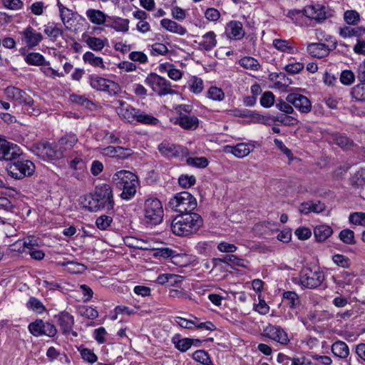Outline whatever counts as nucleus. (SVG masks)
Returning a JSON list of instances; mask_svg holds the SVG:
<instances>
[{
	"mask_svg": "<svg viewBox=\"0 0 365 365\" xmlns=\"http://www.w3.org/2000/svg\"><path fill=\"white\" fill-rule=\"evenodd\" d=\"M355 80L354 73L350 70H344L341 73L340 81L345 86L351 85Z\"/></svg>",
	"mask_w": 365,
	"mask_h": 365,
	"instance_id": "nucleus-59",
	"label": "nucleus"
},
{
	"mask_svg": "<svg viewBox=\"0 0 365 365\" xmlns=\"http://www.w3.org/2000/svg\"><path fill=\"white\" fill-rule=\"evenodd\" d=\"M332 259L336 264L343 268H347L350 266V259L343 255H334Z\"/></svg>",
	"mask_w": 365,
	"mask_h": 365,
	"instance_id": "nucleus-64",
	"label": "nucleus"
},
{
	"mask_svg": "<svg viewBox=\"0 0 365 365\" xmlns=\"http://www.w3.org/2000/svg\"><path fill=\"white\" fill-rule=\"evenodd\" d=\"M193 359L204 365H213L209 354L204 350L195 351L193 353Z\"/></svg>",
	"mask_w": 365,
	"mask_h": 365,
	"instance_id": "nucleus-47",
	"label": "nucleus"
},
{
	"mask_svg": "<svg viewBox=\"0 0 365 365\" xmlns=\"http://www.w3.org/2000/svg\"><path fill=\"white\" fill-rule=\"evenodd\" d=\"M112 221L113 219L111 217L108 215H101L96 219V225L98 229L105 230L110 227Z\"/></svg>",
	"mask_w": 365,
	"mask_h": 365,
	"instance_id": "nucleus-60",
	"label": "nucleus"
},
{
	"mask_svg": "<svg viewBox=\"0 0 365 365\" xmlns=\"http://www.w3.org/2000/svg\"><path fill=\"white\" fill-rule=\"evenodd\" d=\"M207 96L213 101H221L225 98V93L221 88L212 86L207 91Z\"/></svg>",
	"mask_w": 365,
	"mask_h": 365,
	"instance_id": "nucleus-51",
	"label": "nucleus"
},
{
	"mask_svg": "<svg viewBox=\"0 0 365 365\" xmlns=\"http://www.w3.org/2000/svg\"><path fill=\"white\" fill-rule=\"evenodd\" d=\"M83 60L86 63H88L94 67L104 68L103 60L101 57L96 56L93 53L87 51L83 55Z\"/></svg>",
	"mask_w": 365,
	"mask_h": 365,
	"instance_id": "nucleus-37",
	"label": "nucleus"
},
{
	"mask_svg": "<svg viewBox=\"0 0 365 365\" xmlns=\"http://www.w3.org/2000/svg\"><path fill=\"white\" fill-rule=\"evenodd\" d=\"M178 117L172 119L175 125H178L186 130H196L200 123L198 118L192 113L193 106L190 104H181L175 108Z\"/></svg>",
	"mask_w": 365,
	"mask_h": 365,
	"instance_id": "nucleus-3",
	"label": "nucleus"
},
{
	"mask_svg": "<svg viewBox=\"0 0 365 365\" xmlns=\"http://www.w3.org/2000/svg\"><path fill=\"white\" fill-rule=\"evenodd\" d=\"M44 33L49 37L56 38L62 35V30L54 23H48L44 26Z\"/></svg>",
	"mask_w": 365,
	"mask_h": 365,
	"instance_id": "nucleus-49",
	"label": "nucleus"
},
{
	"mask_svg": "<svg viewBox=\"0 0 365 365\" xmlns=\"http://www.w3.org/2000/svg\"><path fill=\"white\" fill-rule=\"evenodd\" d=\"M160 26L166 31L180 36H184L187 33V29L184 26L170 19H163L160 21Z\"/></svg>",
	"mask_w": 365,
	"mask_h": 365,
	"instance_id": "nucleus-27",
	"label": "nucleus"
},
{
	"mask_svg": "<svg viewBox=\"0 0 365 365\" xmlns=\"http://www.w3.org/2000/svg\"><path fill=\"white\" fill-rule=\"evenodd\" d=\"M272 44L278 51L287 53H294L293 43L290 41L277 38L273 40Z\"/></svg>",
	"mask_w": 365,
	"mask_h": 365,
	"instance_id": "nucleus-36",
	"label": "nucleus"
},
{
	"mask_svg": "<svg viewBox=\"0 0 365 365\" xmlns=\"http://www.w3.org/2000/svg\"><path fill=\"white\" fill-rule=\"evenodd\" d=\"M54 319L63 334H67L71 332L73 336H77V333L72 331L74 324V318L71 314L63 311L55 315Z\"/></svg>",
	"mask_w": 365,
	"mask_h": 365,
	"instance_id": "nucleus-16",
	"label": "nucleus"
},
{
	"mask_svg": "<svg viewBox=\"0 0 365 365\" xmlns=\"http://www.w3.org/2000/svg\"><path fill=\"white\" fill-rule=\"evenodd\" d=\"M106 26L110 27L116 31L125 33L129 29V20L127 19L115 18L109 21Z\"/></svg>",
	"mask_w": 365,
	"mask_h": 365,
	"instance_id": "nucleus-31",
	"label": "nucleus"
},
{
	"mask_svg": "<svg viewBox=\"0 0 365 365\" xmlns=\"http://www.w3.org/2000/svg\"><path fill=\"white\" fill-rule=\"evenodd\" d=\"M58 6L59 8L61 19L63 23L66 25V24H68L69 21L71 19V16L73 15L72 11L67 9L59 2L58 3Z\"/></svg>",
	"mask_w": 365,
	"mask_h": 365,
	"instance_id": "nucleus-61",
	"label": "nucleus"
},
{
	"mask_svg": "<svg viewBox=\"0 0 365 365\" xmlns=\"http://www.w3.org/2000/svg\"><path fill=\"white\" fill-rule=\"evenodd\" d=\"M89 83L93 89L106 92L110 96L115 95L120 91L117 83L98 76H90Z\"/></svg>",
	"mask_w": 365,
	"mask_h": 365,
	"instance_id": "nucleus-10",
	"label": "nucleus"
},
{
	"mask_svg": "<svg viewBox=\"0 0 365 365\" xmlns=\"http://www.w3.org/2000/svg\"><path fill=\"white\" fill-rule=\"evenodd\" d=\"M21 154V149L16 144L0 138V160L11 161Z\"/></svg>",
	"mask_w": 365,
	"mask_h": 365,
	"instance_id": "nucleus-11",
	"label": "nucleus"
},
{
	"mask_svg": "<svg viewBox=\"0 0 365 365\" xmlns=\"http://www.w3.org/2000/svg\"><path fill=\"white\" fill-rule=\"evenodd\" d=\"M44 322L41 319H37L29 325V331L35 336L43 335Z\"/></svg>",
	"mask_w": 365,
	"mask_h": 365,
	"instance_id": "nucleus-53",
	"label": "nucleus"
},
{
	"mask_svg": "<svg viewBox=\"0 0 365 365\" xmlns=\"http://www.w3.org/2000/svg\"><path fill=\"white\" fill-rule=\"evenodd\" d=\"M84 207H86L91 212H96L101 208L95 193L86 196L82 202Z\"/></svg>",
	"mask_w": 365,
	"mask_h": 365,
	"instance_id": "nucleus-40",
	"label": "nucleus"
},
{
	"mask_svg": "<svg viewBox=\"0 0 365 365\" xmlns=\"http://www.w3.org/2000/svg\"><path fill=\"white\" fill-rule=\"evenodd\" d=\"M63 267H66L67 269L73 274L80 273L84 269V266L82 264L77 263L72 261H67L61 263Z\"/></svg>",
	"mask_w": 365,
	"mask_h": 365,
	"instance_id": "nucleus-58",
	"label": "nucleus"
},
{
	"mask_svg": "<svg viewBox=\"0 0 365 365\" xmlns=\"http://www.w3.org/2000/svg\"><path fill=\"white\" fill-rule=\"evenodd\" d=\"M107 39H101L97 37H88L86 42L88 47L93 51H101L106 46V43H107Z\"/></svg>",
	"mask_w": 365,
	"mask_h": 365,
	"instance_id": "nucleus-45",
	"label": "nucleus"
},
{
	"mask_svg": "<svg viewBox=\"0 0 365 365\" xmlns=\"http://www.w3.org/2000/svg\"><path fill=\"white\" fill-rule=\"evenodd\" d=\"M351 96L356 101H365V83L355 86L351 90Z\"/></svg>",
	"mask_w": 365,
	"mask_h": 365,
	"instance_id": "nucleus-46",
	"label": "nucleus"
},
{
	"mask_svg": "<svg viewBox=\"0 0 365 365\" xmlns=\"http://www.w3.org/2000/svg\"><path fill=\"white\" fill-rule=\"evenodd\" d=\"M104 154L110 158H116L118 159H125L133 154V151L130 148H125L120 146H108L103 149Z\"/></svg>",
	"mask_w": 365,
	"mask_h": 365,
	"instance_id": "nucleus-23",
	"label": "nucleus"
},
{
	"mask_svg": "<svg viewBox=\"0 0 365 365\" xmlns=\"http://www.w3.org/2000/svg\"><path fill=\"white\" fill-rule=\"evenodd\" d=\"M276 107L280 111L286 114H292L294 113V108L292 103L282 100H278L276 102Z\"/></svg>",
	"mask_w": 365,
	"mask_h": 365,
	"instance_id": "nucleus-63",
	"label": "nucleus"
},
{
	"mask_svg": "<svg viewBox=\"0 0 365 365\" xmlns=\"http://www.w3.org/2000/svg\"><path fill=\"white\" fill-rule=\"evenodd\" d=\"M283 299L291 309H295L300 304L299 297L298 294L294 292H284L283 293Z\"/></svg>",
	"mask_w": 365,
	"mask_h": 365,
	"instance_id": "nucleus-41",
	"label": "nucleus"
},
{
	"mask_svg": "<svg viewBox=\"0 0 365 365\" xmlns=\"http://www.w3.org/2000/svg\"><path fill=\"white\" fill-rule=\"evenodd\" d=\"M324 280V275L320 271H313L310 268L303 269L299 274V284L304 288L315 289Z\"/></svg>",
	"mask_w": 365,
	"mask_h": 365,
	"instance_id": "nucleus-8",
	"label": "nucleus"
},
{
	"mask_svg": "<svg viewBox=\"0 0 365 365\" xmlns=\"http://www.w3.org/2000/svg\"><path fill=\"white\" fill-rule=\"evenodd\" d=\"M339 34L344 38H351L354 36L360 37L365 34V27H352L345 26L339 29Z\"/></svg>",
	"mask_w": 365,
	"mask_h": 365,
	"instance_id": "nucleus-29",
	"label": "nucleus"
},
{
	"mask_svg": "<svg viewBox=\"0 0 365 365\" xmlns=\"http://www.w3.org/2000/svg\"><path fill=\"white\" fill-rule=\"evenodd\" d=\"M190 91L195 93H200L204 88L203 81L197 76H192L188 81Z\"/></svg>",
	"mask_w": 365,
	"mask_h": 365,
	"instance_id": "nucleus-43",
	"label": "nucleus"
},
{
	"mask_svg": "<svg viewBox=\"0 0 365 365\" xmlns=\"http://www.w3.org/2000/svg\"><path fill=\"white\" fill-rule=\"evenodd\" d=\"M260 103L264 108H269L274 103V96L271 91L264 93L260 98Z\"/></svg>",
	"mask_w": 365,
	"mask_h": 365,
	"instance_id": "nucleus-62",
	"label": "nucleus"
},
{
	"mask_svg": "<svg viewBox=\"0 0 365 365\" xmlns=\"http://www.w3.org/2000/svg\"><path fill=\"white\" fill-rule=\"evenodd\" d=\"M263 331L265 336L281 344L286 345L289 341L288 334L280 327L269 324L264 329Z\"/></svg>",
	"mask_w": 365,
	"mask_h": 365,
	"instance_id": "nucleus-14",
	"label": "nucleus"
},
{
	"mask_svg": "<svg viewBox=\"0 0 365 365\" xmlns=\"http://www.w3.org/2000/svg\"><path fill=\"white\" fill-rule=\"evenodd\" d=\"M94 193L102 210H106L107 211L113 210L115 202L113 190L109 185L103 184L97 186L95 189Z\"/></svg>",
	"mask_w": 365,
	"mask_h": 365,
	"instance_id": "nucleus-9",
	"label": "nucleus"
},
{
	"mask_svg": "<svg viewBox=\"0 0 365 365\" xmlns=\"http://www.w3.org/2000/svg\"><path fill=\"white\" fill-rule=\"evenodd\" d=\"M172 342L175 344V347L181 352L187 351L194 344L192 339H178L176 336L173 337Z\"/></svg>",
	"mask_w": 365,
	"mask_h": 365,
	"instance_id": "nucleus-39",
	"label": "nucleus"
},
{
	"mask_svg": "<svg viewBox=\"0 0 365 365\" xmlns=\"http://www.w3.org/2000/svg\"><path fill=\"white\" fill-rule=\"evenodd\" d=\"M339 239L345 244L354 245L355 243L354 232L349 229H344L339 233Z\"/></svg>",
	"mask_w": 365,
	"mask_h": 365,
	"instance_id": "nucleus-54",
	"label": "nucleus"
},
{
	"mask_svg": "<svg viewBox=\"0 0 365 365\" xmlns=\"http://www.w3.org/2000/svg\"><path fill=\"white\" fill-rule=\"evenodd\" d=\"M4 93L9 99L16 101L19 103L24 105H31L33 103L32 98L24 91L17 87L8 86L5 88Z\"/></svg>",
	"mask_w": 365,
	"mask_h": 365,
	"instance_id": "nucleus-18",
	"label": "nucleus"
},
{
	"mask_svg": "<svg viewBox=\"0 0 365 365\" xmlns=\"http://www.w3.org/2000/svg\"><path fill=\"white\" fill-rule=\"evenodd\" d=\"M333 47H329L324 43H309L307 46V52L312 58H323L327 57L331 51L334 50Z\"/></svg>",
	"mask_w": 365,
	"mask_h": 365,
	"instance_id": "nucleus-19",
	"label": "nucleus"
},
{
	"mask_svg": "<svg viewBox=\"0 0 365 365\" xmlns=\"http://www.w3.org/2000/svg\"><path fill=\"white\" fill-rule=\"evenodd\" d=\"M194 175H181L178 178L179 185L183 188H189L195 184Z\"/></svg>",
	"mask_w": 365,
	"mask_h": 365,
	"instance_id": "nucleus-57",
	"label": "nucleus"
},
{
	"mask_svg": "<svg viewBox=\"0 0 365 365\" xmlns=\"http://www.w3.org/2000/svg\"><path fill=\"white\" fill-rule=\"evenodd\" d=\"M29 309L38 314H42L46 311V307L43 303L37 298L31 297L26 303Z\"/></svg>",
	"mask_w": 365,
	"mask_h": 365,
	"instance_id": "nucleus-44",
	"label": "nucleus"
},
{
	"mask_svg": "<svg viewBox=\"0 0 365 365\" xmlns=\"http://www.w3.org/2000/svg\"><path fill=\"white\" fill-rule=\"evenodd\" d=\"M86 14L90 21L94 24L101 25L106 21V14L100 10L90 9L87 10Z\"/></svg>",
	"mask_w": 365,
	"mask_h": 365,
	"instance_id": "nucleus-33",
	"label": "nucleus"
},
{
	"mask_svg": "<svg viewBox=\"0 0 365 365\" xmlns=\"http://www.w3.org/2000/svg\"><path fill=\"white\" fill-rule=\"evenodd\" d=\"M212 269L220 265V263L246 267V261L234 255H227L223 258H213L212 259Z\"/></svg>",
	"mask_w": 365,
	"mask_h": 365,
	"instance_id": "nucleus-24",
	"label": "nucleus"
},
{
	"mask_svg": "<svg viewBox=\"0 0 365 365\" xmlns=\"http://www.w3.org/2000/svg\"><path fill=\"white\" fill-rule=\"evenodd\" d=\"M169 207L182 215L193 212L197 207V200L190 192H180L175 195L168 202Z\"/></svg>",
	"mask_w": 365,
	"mask_h": 365,
	"instance_id": "nucleus-4",
	"label": "nucleus"
},
{
	"mask_svg": "<svg viewBox=\"0 0 365 365\" xmlns=\"http://www.w3.org/2000/svg\"><path fill=\"white\" fill-rule=\"evenodd\" d=\"M344 19L347 24L356 25L360 20V16L356 11L348 10L344 13Z\"/></svg>",
	"mask_w": 365,
	"mask_h": 365,
	"instance_id": "nucleus-56",
	"label": "nucleus"
},
{
	"mask_svg": "<svg viewBox=\"0 0 365 365\" xmlns=\"http://www.w3.org/2000/svg\"><path fill=\"white\" fill-rule=\"evenodd\" d=\"M286 101L302 113H308L312 110V103L307 97L297 93H292L287 96Z\"/></svg>",
	"mask_w": 365,
	"mask_h": 365,
	"instance_id": "nucleus-13",
	"label": "nucleus"
},
{
	"mask_svg": "<svg viewBox=\"0 0 365 365\" xmlns=\"http://www.w3.org/2000/svg\"><path fill=\"white\" fill-rule=\"evenodd\" d=\"M135 122L147 125H156L159 123V120L151 114L138 109V113L135 115Z\"/></svg>",
	"mask_w": 365,
	"mask_h": 365,
	"instance_id": "nucleus-32",
	"label": "nucleus"
},
{
	"mask_svg": "<svg viewBox=\"0 0 365 365\" xmlns=\"http://www.w3.org/2000/svg\"><path fill=\"white\" fill-rule=\"evenodd\" d=\"M6 170L13 178L22 179L34 174L35 165L30 160H19L7 165Z\"/></svg>",
	"mask_w": 365,
	"mask_h": 365,
	"instance_id": "nucleus-7",
	"label": "nucleus"
},
{
	"mask_svg": "<svg viewBox=\"0 0 365 365\" xmlns=\"http://www.w3.org/2000/svg\"><path fill=\"white\" fill-rule=\"evenodd\" d=\"M46 356L48 358L50 361H53L54 360L58 359L60 361L65 360L68 362V359L66 354L61 353L56 349L53 346H51L46 351Z\"/></svg>",
	"mask_w": 365,
	"mask_h": 365,
	"instance_id": "nucleus-48",
	"label": "nucleus"
},
{
	"mask_svg": "<svg viewBox=\"0 0 365 365\" xmlns=\"http://www.w3.org/2000/svg\"><path fill=\"white\" fill-rule=\"evenodd\" d=\"M113 182L120 190V197L125 200L132 199L135 193L138 184V177L128 170H121L113 176Z\"/></svg>",
	"mask_w": 365,
	"mask_h": 365,
	"instance_id": "nucleus-2",
	"label": "nucleus"
},
{
	"mask_svg": "<svg viewBox=\"0 0 365 365\" xmlns=\"http://www.w3.org/2000/svg\"><path fill=\"white\" fill-rule=\"evenodd\" d=\"M32 152L43 160H53L58 158L57 151L48 143H38L31 148Z\"/></svg>",
	"mask_w": 365,
	"mask_h": 365,
	"instance_id": "nucleus-17",
	"label": "nucleus"
},
{
	"mask_svg": "<svg viewBox=\"0 0 365 365\" xmlns=\"http://www.w3.org/2000/svg\"><path fill=\"white\" fill-rule=\"evenodd\" d=\"M186 162L189 165L200 168H205L208 165V160L205 157L188 158Z\"/></svg>",
	"mask_w": 365,
	"mask_h": 365,
	"instance_id": "nucleus-55",
	"label": "nucleus"
},
{
	"mask_svg": "<svg viewBox=\"0 0 365 365\" xmlns=\"http://www.w3.org/2000/svg\"><path fill=\"white\" fill-rule=\"evenodd\" d=\"M202 225L200 215L195 212L185 213L176 216L172 221L170 228L178 236H188L195 233Z\"/></svg>",
	"mask_w": 365,
	"mask_h": 365,
	"instance_id": "nucleus-1",
	"label": "nucleus"
},
{
	"mask_svg": "<svg viewBox=\"0 0 365 365\" xmlns=\"http://www.w3.org/2000/svg\"><path fill=\"white\" fill-rule=\"evenodd\" d=\"M160 153L167 157H178L183 153V148L167 142H163L158 145Z\"/></svg>",
	"mask_w": 365,
	"mask_h": 365,
	"instance_id": "nucleus-25",
	"label": "nucleus"
},
{
	"mask_svg": "<svg viewBox=\"0 0 365 365\" xmlns=\"http://www.w3.org/2000/svg\"><path fill=\"white\" fill-rule=\"evenodd\" d=\"M331 352L340 359H346L349 355L348 345L342 341H336L331 345Z\"/></svg>",
	"mask_w": 365,
	"mask_h": 365,
	"instance_id": "nucleus-30",
	"label": "nucleus"
},
{
	"mask_svg": "<svg viewBox=\"0 0 365 365\" xmlns=\"http://www.w3.org/2000/svg\"><path fill=\"white\" fill-rule=\"evenodd\" d=\"M117 103L118 106L115 108V112L119 118L124 122L133 123L135 115L138 113V108L122 100L118 101Z\"/></svg>",
	"mask_w": 365,
	"mask_h": 365,
	"instance_id": "nucleus-12",
	"label": "nucleus"
},
{
	"mask_svg": "<svg viewBox=\"0 0 365 365\" xmlns=\"http://www.w3.org/2000/svg\"><path fill=\"white\" fill-rule=\"evenodd\" d=\"M19 34L21 36V41L29 48L36 47L43 40V35L30 26Z\"/></svg>",
	"mask_w": 365,
	"mask_h": 365,
	"instance_id": "nucleus-15",
	"label": "nucleus"
},
{
	"mask_svg": "<svg viewBox=\"0 0 365 365\" xmlns=\"http://www.w3.org/2000/svg\"><path fill=\"white\" fill-rule=\"evenodd\" d=\"M314 33H315L317 39L320 43H322V42L330 43L332 44L331 47H333V48H336L337 42L332 36L326 34L324 31H323L320 29H315Z\"/></svg>",
	"mask_w": 365,
	"mask_h": 365,
	"instance_id": "nucleus-42",
	"label": "nucleus"
},
{
	"mask_svg": "<svg viewBox=\"0 0 365 365\" xmlns=\"http://www.w3.org/2000/svg\"><path fill=\"white\" fill-rule=\"evenodd\" d=\"M78 142V138L74 134H68L62 137L58 142L60 149L63 151L71 149Z\"/></svg>",
	"mask_w": 365,
	"mask_h": 365,
	"instance_id": "nucleus-34",
	"label": "nucleus"
},
{
	"mask_svg": "<svg viewBox=\"0 0 365 365\" xmlns=\"http://www.w3.org/2000/svg\"><path fill=\"white\" fill-rule=\"evenodd\" d=\"M23 51L24 49H21L20 51L22 55H24V61L27 64L36 66L50 65L49 62L46 61L42 54L37 52H31L25 54Z\"/></svg>",
	"mask_w": 365,
	"mask_h": 365,
	"instance_id": "nucleus-28",
	"label": "nucleus"
},
{
	"mask_svg": "<svg viewBox=\"0 0 365 365\" xmlns=\"http://www.w3.org/2000/svg\"><path fill=\"white\" fill-rule=\"evenodd\" d=\"M164 215L161 202L157 198H148L144 202L143 220L148 225H156L163 221Z\"/></svg>",
	"mask_w": 365,
	"mask_h": 365,
	"instance_id": "nucleus-5",
	"label": "nucleus"
},
{
	"mask_svg": "<svg viewBox=\"0 0 365 365\" xmlns=\"http://www.w3.org/2000/svg\"><path fill=\"white\" fill-rule=\"evenodd\" d=\"M334 143L342 148H348L354 145V142L343 135H335L333 138Z\"/></svg>",
	"mask_w": 365,
	"mask_h": 365,
	"instance_id": "nucleus-52",
	"label": "nucleus"
},
{
	"mask_svg": "<svg viewBox=\"0 0 365 365\" xmlns=\"http://www.w3.org/2000/svg\"><path fill=\"white\" fill-rule=\"evenodd\" d=\"M306 16L314 19L317 21H322L327 18L325 7L320 4L307 6L304 9Z\"/></svg>",
	"mask_w": 365,
	"mask_h": 365,
	"instance_id": "nucleus-21",
	"label": "nucleus"
},
{
	"mask_svg": "<svg viewBox=\"0 0 365 365\" xmlns=\"http://www.w3.org/2000/svg\"><path fill=\"white\" fill-rule=\"evenodd\" d=\"M349 221L354 225L365 227V212H356L349 215Z\"/></svg>",
	"mask_w": 365,
	"mask_h": 365,
	"instance_id": "nucleus-50",
	"label": "nucleus"
},
{
	"mask_svg": "<svg viewBox=\"0 0 365 365\" xmlns=\"http://www.w3.org/2000/svg\"><path fill=\"white\" fill-rule=\"evenodd\" d=\"M217 36L214 31H210L202 36L198 46L201 51H210L217 46Z\"/></svg>",
	"mask_w": 365,
	"mask_h": 365,
	"instance_id": "nucleus-26",
	"label": "nucleus"
},
{
	"mask_svg": "<svg viewBox=\"0 0 365 365\" xmlns=\"http://www.w3.org/2000/svg\"><path fill=\"white\" fill-rule=\"evenodd\" d=\"M225 34L227 38L239 41L245 36V31L242 22L233 20L226 24Z\"/></svg>",
	"mask_w": 365,
	"mask_h": 365,
	"instance_id": "nucleus-20",
	"label": "nucleus"
},
{
	"mask_svg": "<svg viewBox=\"0 0 365 365\" xmlns=\"http://www.w3.org/2000/svg\"><path fill=\"white\" fill-rule=\"evenodd\" d=\"M333 232L332 229L325 225L316 227L314 230V236L317 241L323 242L329 237Z\"/></svg>",
	"mask_w": 365,
	"mask_h": 365,
	"instance_id": "nucleus-35",
	"label": "nucleus"
},
{
	"mask_svg": "<svg viewBox=\"0 0 365 365\" xmlns=\"http://www.w3.org/2000/svg\"><path fill=\"white\" fill-rule=\"evenodd\" d=\"M254 149V146L250 144L240 143L235 146L227 145L225 150L227 153H232L238 158H242L248 155Z\"/></svg>",
	"mask_w": 365,
	"mask_h": 365,
	"instance_id": "nucleus-22",
	"label": "nucleus"
},
{
	"mask_svg": "<svg viewBox=\"0 0 365 365\" xmlns=\"http://www.w3.org/2000/svg\"><path fill=\"white\" fill-rule=\"evenodd\" d=\"M239 64L245 69H249L253 71H259L261 65L259 61L253 57L245 56L239 61Z\"/></svg>",
	"mask_w": 365,
	"mask_h": 365,
	"instance_id": "nucleus-38",
	"label": "nucleus"
},
{
	"mask_svg": "<svg viewBox=\"0 0 365 365\" xmlns=\"http://www.w3.org/2000/svg\"><path fill=\"white\" fill-rule=\"evenodd\" d=\"M145 83L160 96L172 95L175 91L171 88V83L160 76L151 73L145 79Z\"/></svg>",
	"mask_w": 365,
	"mask_h": 365,
	"instance_id": "nucleus-6",
	"label": "nucleus"
}]
</instances>
